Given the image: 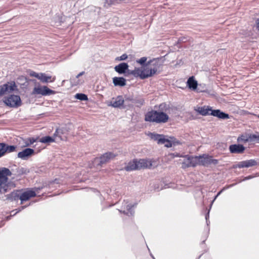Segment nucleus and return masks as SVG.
Here are the masks:
<instances>
[{"mask_svg":"<svg viewBox=\"0 0 259 259\" xmlns=\"http://www.w3.org/2000/svg\"><path fill=\"white\" fill-rule=\"evenodd\" d=\"M159 110L152 109L146 112L145 114V121L156 123L167 122L169 117L168 115L164 112L168 109L167 104L165 103L160 104L159 106Z\"/></svg>","mask_w":259,"mask_h":259,"instance_id":"nucleus-1","label":"nucleus"},{"mask_svg":"<svg viewBox=\"0 0 259 259\" xmlns=\"http://www.w3.org/2000/svg\"><path fill=\"white\" fill-rule=\"evenodd\" d=\"M152 162L145 159H134L129 161L127 165L125 166L124 169L126 171H131L133 170H140L142 168H150L152 166Z\"/></svg>","mask_w":259,"mask_h":259,"instance_id":"nucleus-2","label":"nucleus"},{"mask_svg":"<svg viewBox=\"0 0 259 259\" xmlns=\"http://www.w3.org/2000/svg\"><path fill=\"white\" fill-rule=\"evenodd\" d=\"M11 175L12 172L8 168H0V194H5L8 191L9 187L8 177Z\"/></svg>","mask_w":259,"mask_h":259,"instance_id":"nucleus-3","label":"nucleus"},{"mask_svg":"<svg viewBox=\"0 0 259 259\" xmlns=\"http://www.w3.org/2000/svg\"><path fill=\"white\" fill-rule=\"evenodd\" d=\"M147 136L151 139L156 141L158 144H164V146L167 148H170L173 146V141L166 138L165 136L163 134H159L154 132H149Z\"/></svg>","mask_w":259,"mask_h":259,"instance_id":"nucleus-4","label":"nucleus"},{"mask_svg":"<svg viewBox=\"0 0 259 259\" xmlns=\"http://www.w3.org/2000/svg\"><path fill=\"white\" fill-rule=\"evenodd\" d=\"M3 102L6 106L16 108L21 106L22 101L19 95L11 94L3 99Z\"/></svg>","mask_w":259,"mask_h":259,"instance_id":"nucleus-5","label":"nucleus"},{"mask_svg":"<svg viewBox=\"0 0 259 259\" xmlns=\"http://www.w3.org/2000/svg\"><path fill=\"white\" fill-rule=\"evenodd\" d=\"M181 157L185 158L184 161L182 163V168L183 169H186L190 167H195L197 165H199V155L192 156L189 155H185Z\"/></svg>","mask_w":259,"mask_h":259,"instance_id":"nucleus-6","label":"nucleus"},{"mask_svg":"<svg viewBox=\"0 0 259 259\" xmlns=\"http://www.w3.org/2000/svg\"><path fill=\"white\" fill-rule=\"evenodd\" d=\"M13 92L18 93L19 89L14 81H8L0 85V96L2 97L7 93Z\"/></svg>","mask_w":259,"mask_h":259,"instance_id":"nucleus-7","label":"nucleus"},{"mask_svg":"<svg viewBox=\"0 0 259 259\" xmlns=\"http://www.w3.org/2000/svg\"><path fill=\"white\" fill-rule=\"evenodd\" d=\"M116 155V154H115L112 152H107L102 154L99 157H96L94 159V163L97 167H102L104 164L108 162L111 159L115 157Z\"/></svg>","mask_w":259,"mask_h":259,"instance_id":"nucleus-8","label":"nucleus"},{"mask_svg":"<svg viewBox=\"0 0 259 259\" xmlns=\"http://www.w3.org/2000/svg\"><path fill=\"white\" fill-rule=\"evenodd\" d=\"M199 158V165L204 167H208L211 164L216 165L219 163V160L218 159L213 158L212 156L207 154L200 155Z\"/></svg>","mask_w":259,"mask_h":259,"instance_id":"nucleus-9","label":"nucleus"},{"mask_svg":"<svg viewBox=\"0 0 259 259\" xmlns=\"http://www.w3.org/2000/svg\"><path fill=\"white\" fill-rule=\"evenodd\" d=\"M36 196L35 191L33 189L27 188L25 191L20 190L19 199L21 201V204L24 202L29 200L31 198L34 197Z\"/></svg>","mask_w":259,"mask_h":259,"instance_id":"nucleus-10","label":"nucleus"},{"mask_svg":"<svg viewBox=\"0 0 259 259\" xmlns=\"http://www.w3.org/2000/svg\"><path fill=\"white\" fill-rule=\"evenodd\" d=\"M55 93V91L49 89L48 87L45 85L34 87L32 92V94L33 95H41L44 96H50Z\"/></svg>","mask_w":259,"mask_h":259,"instance_id":"nucleus-11","label":"nucleus"},{"mask_svg":"<svg viewBox=\"0 0 259 259\" xmlns=\"http://www.w3.org/2000/svg\"><path fill=\"white\" fill-rule=\"evenodd\" d=\"M125 104L127 106H130V102L132 104H137L139 106H142L145 103V101L143 98L140 97H134L132 95H124Z\"/></svg>","mask_w":259,"mask_h":259,"instance_id":"nucleus-12","label":"nucleus"},{"mask_svg":"<svg viewBox=\"0 0 259 259\" xmlns=\"http://www.w3.org/2000/svg\"><path fill=\"white\" fill-rule=\"evenodd\" d=\"M109 105L114 108L119 109H125L127 106L126 104H125L124 97H123L122 96L120 95L118 96L114 101L110 102Z\"/></svg>","mask_w":259,"mask_h":259,"instance_id":"nucleus-13","label":"nucleus"},{"mask_svg":"<svg viewBox=\"0 0 259 259\" xmlns=\"http://www.w3.org/2000/svg\"><path fill=\"white\" fill-rule=\"evenodd\" d=\"M16 145H9L6 143H0V158L6 153H11L16 150Z\"/></svg>","mask_w":259,"mask_h":259,"instance_id":"nucleus-14","label":"nucleus"},{"mask_svg":"<svg viewBox=\"0 0 259 259\" xmlns=\"http://www.w3.org/2000/svg\"><path fill=\"white\" fill-rule=\"evenodd\" d=\"M258 164L257 161L255 159H249L247 160L241 161L238 163L233 165L234 168H248Z\"/></svg>","mask_w":259,"mask_h":259,"instance_id":"nucleus-15","label":"nucleus"},{"mask_svg":"<svg viewBox=\"0 0 259 259\" xmlns=\"http://www.w3.org/2000/svg\"><path fill=\"white\" fill-rule=\"evenodd\" d=\"M34 154L35 151L33 149L26 148L18 152L17 157L22 160H26Z\"/></svg>","mask_w":259,"mask_h":259,"instance_id":"nucleus-16","label":"nucleus"},{"mask_svg":"<svg viewBox=\"0 0 259 259\" xmlns=\"http://www.w3.org/2000/svg\"><path fill=\"white\" fill-rule=\"evenodd\" d=\"M161 59L160 58H153L150 59L148 61V65L149 67H151L152 69H154L155 72L157 73L158 69L162 66V63L161 62Z\"/></svg>","mask_w":259,"mask_h":259,"instance_id":"nucleus-17","label":"nucleus"},{"mask_svg":"<svg viewBox=\"0 0 259 259\" xmlns=\"http://www.w3.org/2000/svg\"><path fill=\"white\" fill-rule=\"evenodd\" d=\"M229 149L231 153L241 154L245 151V147L242 144H234L229 146Z\"/></svg>","mask_w":259,"mask_h":259,"instance_id":"nucleus-18","label":"nucleus"},{"mask_svg":"<svg viewBox=\"0 0 259 259\" xmlns=\"http://www.w3.org/2000/svg\"><path fill=\"white\" fill-rule=\"evenodd\" d=\"M210 115L221 119L224 120L230 118V115L228 113L222 111L220 109H213L210 112Z\"/></svg>","mask_w":259,"mask_h":259,"instance_id":"nucleus-19","label":"nucleus"},{"mask_svg":"<svg viewBox=\"0 0 259 259\" xmlns=\"http://www.w3.org/2000/svg\"><path fill=\"white\" fill-rule=\"evenodd\" d=\"M194 110L201 115L207 116L210 115V113L213 109L209 106H203L195 108Z\"/></svg>","mask_w":259,"mask_h":259,"instance_id":"nucleus-20","label":"nucleus"},{"mask_svg":"<svg viewBox=\"0 0 259 259\" xmlns=\"http://www.w3.org/2000/svg\"><path fill=\"white\" fill-rule=\"evenodd\" d=\"M20 190H14L11 193L8 194L6 195H5V199L4 200H10L11 201H17L19 199V195H20Z\"/></svg>","mask_w":259,"mask_h":259,"instance_id":"nucleus-21","label":"nucleus"},{"mask_svg":"<svg viewBox=\"0 0 259 259\" xmlns=\"http://www.w3.org/2000/svg\"><path fill=\"white\" fill-rule=\"evenodd\" d=\"M137 203H135L133 204H130L126 205V210H118L120 213H122L128 216H133L135 213V210L133 208L136 207L137 205Z\"/></svg>","mask_w":259,"mask_h":259,"instance_id":"nucleus-22","label":"nucleus"},{"mask_svg":"<svg viewBox=\"0 0 259 259\" xmlns=\"http://www.w3.org/2000/svg\"><path fill=\"white\" fill-rule=\"evenodd\" d=\"M129 67L127 63L122 62L116 65L114 67V70L119 74H123L125 73V70Z\"/></svg>","mask_w":259,"mask_h":259,"instance_id":"nucleus-23","label":"nucleus"},{"mask_svg":"<svg viewBox=\"0 0 259 259\" xmlns=\"http://www.w3.org/2000/svg\"><path fill=\"white\" fill-rule=\"evenodd\" d=\"M142 71H143V79L152 77L156 73L155 70H154V69H152L151 67H149V66L144 67Z\"/></svg>","mask_w":259,"mask_h":259,"instance_id":"nucleus-24","label":"nucleus"},{"mask_svg":"<svg viewBox=\"0 0 259 259\" xmlns=\"http://www.w3.org/2000/svg\"><path fill=\"white\" fill-rule=\"evenodd\" d=\"M112 82L115 87H123L126 85V79L122 76H115L112 78Z\"/></svg>","mask_w":259,"mask_h":259,"instance_id":"nucleus-25","label":"nucleus"},{"mask_svg":"<svg viewBox=\"0 0 259 259\" xmlns=\"http://www.w3.org/2000/svg\"><path fill=\"white\" fill-rule=\"evenodd\" d=\"M187 86L189 89L195 90L198 86V82L194 76H190L187 81Z\"/></svg>","mask_w":259,"mask_h":259,"instance_id":"nucleus-26","label":"nucleus"},{"mask_svg":"<svg viewBox=\"0 0 259 259\" xmlns=\"http://www.w3.org/2000/svg\"><path fill=\"white\" fill-rule=\"evenodd\" d=\"M143 71L140 67H136L135 69L132 70V75L135 77H140V79H143Z\"/></svg>","mask_w":259,"mask_h":259,"instance_id":"nucleus-27","label":"nucleus"},{"mask_svg":"<svg viewBox=\"0 0 259 259\" xmlns=\"http://www.w3.org/2000/svg\"><path fill=\"white\" fill-rule=\"evenodd\" d=\"M29 169L23 167H19L16 169V175L21 177L24 175H27L29 172Z\"/></svg>","mask_w":259,"mask_h":259,"instance_id":"nucleus-28","label":"nucleus"},{"mask_svg":"<svg viewBox=\"0 0 259 259\" xmlns=\"http://www.w3.org/2000/svg\"><path fill=\"white\" fill-rule=\"evenodd\" d=\"M59 131V139L61 140H65L67 138V130L66 127L58 128Z\"/></svg>","mask_w":259,"mask_h":259,"instance_id":"nucleus-29","label":"nucleus"},{"mask_svg":"<svg viewBox=\"0 0 259 259\" xmlns=\"http://www.w3.org/2000/svg\"><path fill=\"white\" fill-rule=\"evenodd\" d=\"M39 141L40 143L44 144H49L51 143H53L55 142V139L54 137L50 136H46L45 137H41Z\"/></svg>","mask_w":259,"mask_h":259,"instance_id":"nucleus-30","label":"nucleus"},{"mask_svg":"<svg viewBox=\"0 0 259 259\" xmlns=\"http://www.w3.org/2000/svg\"><path fill=\"white\" fill-rule=\"evenodd\" d=\"M51 78L52 76L51 75H48L45 73L41 72L38 79L43 83H47L54 81V80L49 81Z\"/></svg>","mask_w":259,"mask_h":259,"instance_id":"nucleus-31","label":"nucleus"},{"mask_svg":"<svg viewBox=\"0 0 259 259\" xmlns=\"http://www.w3.org/2000/svg\"><path fill=\"white\" fill-rule=\"evenodd\" d=\"M70 81L72 86H77L82 84L83 82V80L76 78V77L75 76L71 77Z\"/></svg>","mask_w":259,"mask_h":259,"instance_id":"nucleus-32","label":"nucleus"},{"mask_svg":"<svg viewBox=\"0 0 259 259\" xmlns=\"http://www.w3.org/2000/svg\"><path fill=\"white\" fill-rule=\"evenodd\" d=\"M38 140V138H34V137H30L27 138L25 142V146L26 147H29L32 144H33L34 142H36Z\"/></svg>","mask_w":259,"mask_h":259,"instance_id":"nucleus-33","label":"nucleus"},{"mask_svg":"<svg viewBox=\"0 0 259 259\" xmlns=\"http://www.w3.org/2000/svg\"><path fill=\"white\" fill-rule=\"evenodd\" d=\"M75 98L80 101H87L88 100V96L83 93H77L75 95Z\"/></svg>","mask_w":259,"mask_h":259,"instance_id":"nucleus-34","label":"nucleus"},{"mask_svg":"<svg viewBox=\"0 0 259 259\" xmlns=\"http://www.w3.org/2000/svg\"><path fill=\"white\" fill-rule=\"evenodd\" d=\"M147 58L146 57H143L139 59L136 60V62L140 64L143 67L148 65V61L147 62Z\"/></svg>","mask_w":259,"mask_h":259,"instance_id":"nucleus-35","label":"nucleus"},{"mask_svg":"<svg viewBox=\"0 0 259 259\" xmlns=\"http://www.w3.org/2000/svg\"><path fill=\"white\" fill-rule=\"evenodd\" d=\"M118 4L117 0H105L104 7L108 8L113 5Z\"/></svg>","mask_w":259,"mask_h":259,"instance_id":"nucleus-36","label":"nucleus"},{"mask_svg":"<svg viewBox=\"0 0 259 259\" xmlns=\"http://www.w3.org/2000/svg\"><path fill=\"white\" fill-rule=\"evenodd\" d=\"M248 141H250L249 140V135H248V137H247L246 136L244 135H241V136H239L237 138V142H247Z\"/></svg>","mask_w":259,"mask_h":259,"instance_id":"nucleus-37","label":"nucleus"},{"mask_svg":"<svg viewBox=\"0 0 259 259\" xmlns=\"http://www.w3.org/2000/svg\"><path fill=\"white\" fill-rule=\"evenodd\" d=\"M60 183V180L58 179H55L54 180L51 181L49 182L48 184V186L50 188H56V186H54V185L56 184L58 185Z\"/></svg>","mask_w":259,"mask_h":259,"instance_id":"nucleus-38","label":"nucleus"},{"mask_svg":"<svg viewBox=\"0 0 259 259\" xmlns=\"http://www.w3.org/2000/svg\"><path fill=\"white\" fill-rule=\"evenodd\" d=\"M30 204L31 203H30L28 205H25L21 206V207H18L17 209H15L14 210H12L11 213H12V212H14V211H15L14 214H13V215H15L17 213H19V212H20L22 210H23L25 208H26L27 206H29L30 205Z\"/></svg>","mask_w":259,"mask_h":259,"instance_id":"nucleus-39","label":"nucleus"},{"mask_svg":"<svg viewBox=\"0 0 259 259\" xmlns=\"http://www.w3.org/2000/svg\"><path fill=\"white\" fill-rule=\"evenodd\" d=\"M249 140L250 142H258L259 141V134H250Z\"/></svg>","mask_w":259,"mask_h":259,"instance_id":"nucleus-40","label":"nucleus"},{"mask_svg":"<svg viewBox=\"0 0 259 259\" xmlns=\"http://www.w3.org/2000/svg\"><path fill=\"white\" fill-rule=\"evenodd\" d=\"M236 184H231V185H228L227 187H224L223 188H222L219 192H218L217 194L213 198H214V199H217V198L218 197V196L219 195H221V194L226 189H228V188H230L232 187H233L234 186H235Z\"/></svg>","mask_w":259,"mask_h":259,"instance_id":"nucleus-41","label":"nucleus"},{"mask_svg":"<svg viewBox=\"0 0 259 259\" xmlns=\"http://www.w3.org/2000/svg\"><path fill=\"white\" fill-rule=\"evenodd\" d=\"M128 58L127 55L126 54H123L120 57H118L116 58V60L117 61H124L127 59Z\"/></svg>","mask_w":259,"mask_h":259,"instance_id":"nucleus-42","label":"nucleus"},{"mask_svg":"<svg viewBox=\"0 0 259 259\" xmlns=\"http://www.w3.org/2000/svg\"><path fill=\"white\" fill-rule=\"evenodd\" d=\"M40 73H37L35 71H32L30 73L29 75L30 76L35 77V78L38 79L40 76Z\"/></svg>","mask_w":259,"mask_h":259,"instance_id":"nucleus-43","label":"nucleus"},{"mask_svg":"<svg viewBox=\"0 0 259 259\" xmlns=\"http://www.w3.org/2000/svg\"><path fill=\"white\" fill-rule=\"evenodd\" d=\"M254 177V176H253L252 175H249V176L245 177L244 178L243 180L240 181L239 182H241L242 181H247V180L251 179L253 178Z\"/></svg>","mask_w":259,"mask_h":259,"instance_id":"nucleus-44","label":"nucleus"},{"mask_svg":"<svg viewBox=\"0 0 259 259\" xmlns=\"http://www.w3.org/2000/svg\"><path fill=\"white\" fill-rule=\"evenodd\" d=\"M53 137L55 139V138L58 137L59 139V131L58 128H57L53 135Z\"/></svg>","mask_w":259,"mask_h":259,"instance_id":"nucleus-45","label":"nucleus"},{"mask_svg":"<svg viewBox=\"0 0 259 259\" xmlns=\"http://www.w3.org/2000/svg\"><path fill=\"white\" fill-rule=\"evenodd\" d=\"M127 204H129L128 200H124L123 202H122V209H124V210L126 209V205Z\"/></svg>","mask_w":259,"mask_h":259,"instance_id":"nucleus-46","label":"nucleus"},{"mask_svg":"<svg viewBox=\"0 0 259 259\" xmlns=\"http://www.w3.org/2000/svg\"><path fill=\"white\" fill-rule=\"evenodd\" d=\"M131 72L132 70H130L128 69V67H127V69L125 70V73H124L123 74L125 76H128L130 75H132Z\"/></svg>","mask_w":259,"mask_h":259,"instance_id":"nucleus-47","label":"nucleus"},{"mask_svg":"<svg viewBox=\"0 0 259 259\" xmlns=\"http://www.w3.org/2000/svg\"><path fill=\"white\" fill-rule=\"evenodd\" d=\"M172 145L173 146H177L180 145L181 144V142L176 139V140L172 141Z\"/></svg>","mask_w":259,"mask_h":259,"instance_id":"nucleus-48","label":"nucleus"},{"mask_svg":"<svg viewBox=\"0 0 259 259\" xmlns=\"http://www.w3.org/2000/svg\"><path fill=\"white\" fill-rule=\"evenodd\" d=\"M187 40V39L186 37H180L179 38L178 42V43H180L181 42H185Z\"/></svg>","mask_w":259,"mask_h":259,"instance_id":"nucleus-49","label":"nucleus"},{"mask_svg":"<svg viewBox=\"0 0 259 259\" xmlns=\"http://www.w3.org/2000/svg\"><path fill=\"white\" fill-rule=\"evenodd\" d=\"M43 188V187H34L32 189H33L34 191H35V193L36 192L38 193L40 190H41Z\"/></svg>","mask_w":259,"mask_h":259,"instance_id":"nucleus-50","label":"nucleus"},{"mask_svg":"<svg viewBox=\"0 0 259 259\" xmlns=\"http://www.w3.org/2000/svg\"><path fill=\"white\" fill-rule=\"evenodd\" d=\"M209 211H210V209H208L207 212L205 214V220H206V222L207 223V220H209Z\"/></svg>","mask_w":259,"mask_h":259,"instance_id":"nucleus-51","label":"nucleus"},{"mask_svg":"<svg viewBox=\"0 0 259 259\" xmlns=\"http://www.w3.org/2000/svg\"><path fill=\"white\" fill-rule=\"evenodd\" d=\"M84 73H85L84 71H82V72H80L79 74H78L75 76L76 77V78H79V77H80L81 76L83 75Z\"/></svg>","mask_w":259,"mask_h":259,"instance_id":"nucleus-52","label":"nucleus"},{"mask_svg":"<svg viewBox=\"0 0 259 259\" xmlns=\"http://www.w3.org/2000/svg\"><path fill=\"white\" fill-rule=\"evenodd\" d=\"M256 28L259 30V18L256 20Z\"/></svg>","mask_w":259,"mask_h":259,"instance_id":"nucleus-53","label":"nucleus"},{"mask_svg":"<svg viewBox=\"0 0 259 259\" xmlns=\"http://www.w3.org/2000/svg\"><path fill=\"white\" fill-rule=\"evenodd\" d=\"M216 199H214V198L213 199V200L211 201V203H210V208L209 209H210L213 202H214V201Z\"/></svg>","mask_w":259,"mask_h":259,"instance_id":"nucleus-54","label":"nucleus"},{"mask_svg":"<svg viewBox=\"0 0 259 259\" xmlns=\"http://www.w3.org/2000/svg\"><path fill=\"white\" fill-rule=\"evenodd\" d=\"M12 216H13V214H12V213H11V215H9V216H8V217H7V220H9V219H10V218H11Z\"/></svg>","mask_w":259,"mask_h":259,"instance_id":"nucleus-55","label":"nucleus"},{"mask_svg":"<svg viewBox=\"0 0 259 259\" xmlns=\"http://www.w3.org/2000/svg\"><path fill=\"white\" fill-rule=\"evenodd\" d=\"M169 138H170L169 140H172V141L176 140V138L174 137H170Z\"/></svg>","mask_w":259,"mask_h":259,"instance_id":"nucleus-56","label":"nucleus"},{"mask_svg":"<svg viewBox=\"0 0 259 259\" xmlns=\"http://www.w3.org/2000/svg\"><path fill=\"white\" fill-rule=\"evenodd\" d=\"M150 256H151V257H152L153 259H155L154 256H153V255L151 253H150Z\"/></svg>","mask_w":259,"mask_h":259,"instance_id":"nucleus-57","label":"nucleus"},{"mask_svg":"<svg viewBox=\"0 0 259 259\" xmlns=\"http://www.w3.org/2000/svg\"><path fill=\"white\" fill-rule=\"evenodd\" d=\"M209 223H210V222L209 221V220H207V223H206V225L207 226V227H208Z\"/></svg>","mask_w":259,"mask_h":259,"instance_id":"nucleus-58","label":"nucleus"},{"mask_svg":"<svg viewBox=\"0 0 259 259\" xmlns=\"http://www.w3.org/2000/svg\"><path fill=\"white\" fill-rule=\"evenodd\" d=\"M254 115L257 116L258 118H259V114L257 115V114H254Z\"/></svg>","mask_w":259,"mask_h":259,"instance_id":"nucleus-59","label":"nucleus"},{"mask_svg":"<svg viewBox=\"0 0 259 259\" xmlns=\"http://www.w3.org/2000/svg\"><path fill=\"white\" fill-rule=\"evenodd\" d=\"M205 240H203V241L202 242V243H205Z\"/></svg>","mask_w":259,"mask_h":259,"instance_id":"nucleus-60","label":"nucleus"},{"mask_svg":"<svg viewBox=\"0 0 259 259\" xmlns=\"http://www.w3.org/2000/svg\"><path fill=\"white\" fill-rule=\"evenodd\" d=\"M201 255H200L197 259H199L201 257Z\"/></svg>","mask_w":259,"mask_h":259,"instance_id":"nucleus-61","label":"nucleus"},{"mask_svg":"<svg viewBox=\"0 0 259 259\" xmlns=\"http://www.w3.org/2000/svg\"><path fill=\"white\" fill-rule=\"evenodd\" d=\"M2 198H3V199H5V197H2Z\"/></svg>","mask_w":259,"mask_h":259,"instance_id":"nucleus-62","label":"nucleus"},{"mask_svg":"<svg viewBox=\"0 0 259 259\" xmlns=\"http://www.w3.org/2000/svg\"><path fill=\"white\" fill-rule=\"evenodd\" d=\"M147 247H148L147 246ZM148 250L150 251V249L149 248H148Z\"/></svg>","mask_w":259,"mask_h":259,"instance_id":"nucleus-63","label":"nucleus"}]
</instances>
